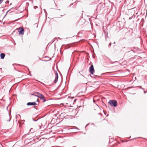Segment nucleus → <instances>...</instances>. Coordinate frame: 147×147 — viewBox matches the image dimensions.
Here are the masks:
<instances>
[{
  "mask_svg": "<svg viewBox=\"0 0 147 147\" xmlns=\"http://www.w3.org/2000/svg\"><path fill=\"white\" fill-rule=\"evenodd\" d=\"M36 102H29L27 103V105L28 106L34 105H37Z\"/></svg>",
  "mask_w": 147,
  "mask_h": 147,
  "instance_id": "nucleus-5",
  "label": "nucleus"
},
{
  "mask_svg": "<svg viewBox=\"0 0 147 147\" xmlns=\"http://www.w3.org/2000/svg\"><path fill=\"white\" fill-rule=\"evenodd\" d=\"M104 114H106V113H105V112L104 111Z\"/></svg>",
  "mask_w": 147,
  "mask_h": 147,
  "instance_id": "nucleus-27",
  "label": "nucleus"
},
{
  "mask_svg": "<svg viewBox=\"0 0 147 147\" xmlns=\"http://www.w3.org/2000/svg\"><path fill=\"white\" fill-rule=\"evenodd\" d=\"M55 74L56 77L55 78V79L54 80V82L55 83H56L57 82V81H58V74L57 73V72H56L55 73Z\"/></svg>",
  "mask_w": 147,
  "mask_h": 147,
  "instance_id": "nucleus-6",
  "label": "nucleus"
},
{
  "mask_svg": "<svg viewBox=\"0 0 147 147\" xmlns=\"http://www.w3.org/2000/svg\"><path fill=\"white\" fill-rule=\"evenodd\" d=\"M38 99H37L36 101H38Z\"/></svg>",
  "mask_w": 147,
  "mask_h": 147,
  "instance_id": "nucleus-26",
  "label": "nucleus"
},
{
  "mask_svg": "<svg viewBox=\"0 0 147 147\" xmlns=\"http://www.w3.org/2000/svg\"><path fill=\"white\" fill-rule=\"evenodd\" d=\"M10 10H8L6 12V15L7 14V13L8 12L10 11Z\"/></svg>",
  "mask_w": 147,
  "mask_h": 147,
  "instance_id": "nucleus-18",
  "label": "nucleus"
},
{
  "mask_svg": "<svg viewBox=\"0 0 147 147\" xmlns=\"http://www.w3.org/2000/svg\"><path fill=\"white\" fill-rule=\"evenodd\" d=\"M9 2V1H7L6 2V3H8Z\"/></svg>",
  "mask_w": 147,
  "mask_h": 147,
  "instance_id": "nucleus-16",
  "label": "nucleus"
},
{
  "mask_svg": "<svg viewBox=\"0 0 147 147\" xmlns=\"http://www.w3.org/2000/svg\"><path fill=\"white\" fill-rule=\"evenodd\" d=\"M18 20V19H17V20H15L14 21H17Z\"/></svg>",
  "mask_w": 147,
  "mask_h": 147,
  "instance_id": "nucleus-21",
  "label": "nucleus"
},
{
  "mask_svg": "<svg viewBox=\"0 0 147 147\" xmlns=\"http://www.w3.org/2000/svg\"><path fill=\"white\" fill-rule=\"evenodd\" d=\"M39 119V118H38V119H34V118H32V120H33L34 121H37Z\"/></svg>",
  "mask_w": 147,
  "mask_h": 147,
  "instance_id": "nucleus-10",
  "label": "nucleus"
},
{
  "mask_svg": "<svg viewBox=\"0 0 147 147\" xmlns=\"http://www.w3.org/2000/svg\"><path fill=\"white\" fill-rule=\"evenodd\" d=\"M36 94H37V96H35L40 98V99L43 100V101H46L47 100L45 99V97L42 94L39 92H36Z\"/></svg>",
  "mask_w": 147,
  "mask_h": 147,
  "instance_id": "nucleus-1",
  "label": "nucleus"
},
{
  "mask_svg": "<svg viewBox=\"0 0 147 147\" xmlns=\"http://www.w3.org/2000/svg\"><path fill=\"white\" fill-rule=\"evenodd\" d=\"M5 57V55L3 53H1L0 54V57L2 59H3Z\"/></svg>",
  "mask_w": 147,
  "mask_h": 147,
  "instance_id": "nucleus-7",
  "label": "nucleus"
},
{
  "mask_svg": "<svg viewBox=\"0 0 147 147\" xmlns=\"http://www.w3.org/2000/svg\"><path fill=\"white\" fill-rule=\"evenodd\" d=\"M115 42L114 43V44H115Z\"/></svg>",
  "mask_w": 147,
  "mask_h": 147,
  "instance_id": "nucleus-34",
  "label": "nucleus"
},
{
  "mask_svg": "<svg viewBox=\"0 0 147 147\" xmlns=\"http://www.w3.org/2000/svg\"><path fill=\"white\" fill-rule=\"evenodd\" d=\"M93 102L94 103L95 102L93 101Z\"/></svg>",
  "mask_w": 147,
  "mask_h": 147,
  "instance_id": "nucleus-39",
  "label": "nucleus"
},
{
  "mask_svg": "<svg viewBox=\"0 0 147 147\" xmlns=\"http://www.w3.org/2000/svg\"><path fill=\"white\" fill-rule=\"evenodd\" d=\"M109 101H116V100H109Z\"/></svg>",
  "mask_w": 147,
  "mask_h": 147,
  "instance_id": "nucleus-17",
  "label": "nucleus"
},
{
  "mask_svg": "<svg viewBox=\"0 0 147 147\" xmlns=\"http://www.w3.org/2000/svg\"><path fill=\"white\" fill-rule=\"evenodd\" d=\"M9 119H7V121H10L11 120V115H10V114L9 113Z\"/></svg>",
  "mask_w": 147,
  "mask_h": 147,
  "instance_id": "nucleus-8",
  "label": "nucleus"
},
{
  "mask_svg": "<svg viewBox=\"0 0 147 147\" xmlns=\"http://www.w3.org/2000/svg\"><path fill=\"white\" fill-rule=\"evenodd\" d=\"M111 45V42L110 43L109 45V46L110 47Z\"/></svg>",
  "mask_w": 147,
  "mask_h": 147,
  "instance_id": "nucleus-11",
  "label": "nucleus"
},
{
  "mask_svg": "<svg viewBox=\"0 0 147 147\" xmlns=\"http://www.w3.org/2000/svg\"><path fill=\"white\" fill-rule=\"evenodd\" d=\"M93 101H96L94 100V99H93Z\"/></svg>",
  "mask_w": 147,
  "mask_h": 147,
  "instance_id": "nucleus-25",
  "label": "nucleus"
},
{
  "mask_svg": "<svg viewBox=\"0 0 147 147\" xmlns=\"http://www.w3.org/2000/svg\"><path fill=\"white\" fill-rule=\"evenodd\" d=\"M76 99H75L74 100V101H76Z\"/></svg>",
  "mask_w": 147,
  "mask_h": 147,
  "instance_id": "nucleus-20",
  "label": "nucleus"
},
{
  "mask_svg": "<svg viewBox=\"0 0 147 147\" xmlns=\"http://www.w3.org/2000/svg\"><path fill=\"white\" fill-rule=\"evenodd\" d=\"M144 93H146V92H145V91H144Z\"/></svg>",
  "mask_w": 147,
  "mask_h": 147,
  "instance_id": "nucleus-33",
  "label": "nucleus"
},
{
  "mask_svg": "<svg viewBox=\"0 0 147 147\" xmlns=\"http://www.w3.org/2000/svg\"><path fill=\"white\" fill-rule=\"evenodd\" d=\"M3 1V0H0V4H1Z\"/></svg>",
  "mask_w": 147,
  "mask_h": 147,
  "instance_id": "nucleus-12",
  "label": "nucleus"
},
{
  "mask_svg": "<svg viewBox=\"0 0 147 147\" xmlns=\"http://www.w3.org/2000/svg\"><path fill=\"white\" fill-rule=\"evenodd\" d=\"M89 124V123H88L86 125V126H85V127H87L88 125Z\"/></svg>",
  "mask_w": 147,
  "mask_h": 147,
  "instance_id": "nucleus-19",
  "label": "nucleus"
},
{
  "mask_svg": "<svg viewBox=\"0 0 147 147\" xmlns=\"http://www.w3.org/2000/svg\"><path fill=\"white\" fill-rule=\"evenodd\" d=\"M132 139H131V140ZM127 140V141H123L122 142H128V141H129V140Z\"/></svg>",
  "mask_w": 147,
  "mask_h": 147,
  "instance_id": "nucleus-15",
  "label": "nucleus"
},
{
  "mask_svg": "<svg viewBox=\"0 0 147 147\" xmlns=\"http://www.w3.org/2000/svg\"><path fill=\"white\" fill-rule=\"evenodd\" d=\"M102 102H103V103H104V102H103V101H102Z\"/></svg>",
  "mask_w": 147,
  "mask_h": 147,
  "instance_id": "nucleus-37",
  "label": "nucleus"
},
{
  "mask_svg": "<svg viewBox=\"0 0 147 147\" xmlns=\"http://www.w3.org/2000/svg\"><path fill=\"white\" fill-rule=\"evenodd\" d=\"M98 114H99V115H101V114L100 113H98Z\"/></svg>",
  "mask_w": 147,
  "mask_h": 147,
  "instance_id": "nucleus-22",
  "label": "nucleus"
},
{
  "mask_svg": "<svg viewBox=\"0 0 147 147\" xmlns=\"http://www.w3.org/2000/svg\"><path fill=\"white\" fill-rule=\"evenodd\" d=\"M32 128H31V129H30V131H31V130H32Z\"/></svg>",
  "mask_w": 147,
  "mask_h": 147,
  "instance_id": "nucleus-28",
  "label": "nucleus"
},
{
  "mask_svg": "<svg viewBox=\"0 0 147 147\" xmlns=\"http://www.w3.org/2000/svg\"><path fill=\"white\" fill-rule=\"evenodd\" d=\"M78 106V107H81V106H80H80Z\"/></svg>",
  "mask_w": 147,
  "mask_h": 147,
  "instance_id": "nucleus-23",
  "label": "nucleus"
},
{
  "mask_svg": "<svg viewBox=\"0 0 147 147\" xmlns=\"http://www.w3.org/2000/svg\"><path fill=\"white\" fill-rule=\"evenodd\" d=\"M71 131L74 132L75 131Z\"/></svg>",
  "mask_w": 147,
  "mask_h": 147,
  "instance_id": "nucleus-29",
  "label": "nucleus"
},
{
  "mask_svg": "<svg viewBox=\"0 0 147 147\" xmlns=\"http://www.w3.org/2000/svg\"><path fill=\"white\" fill-rule=\"evenodd\" d=\"M108 104L111 106L116 107L117 106V102H108Z\"/></svg>",
  "mask_w": 147,
  "mask_h": 147,
  "instance_id": "nucleus-2",
  "label": "nucleus"
},
{
  "mask_svg": "<svg viewBox=\"0 0 147 147\" xmlns=\"http://www.w3.org/2000/svg\"><path fill=\"white\" fill-rule=\"evenodd\" d=\"M38 8V7L37 6H35L34 7V8L35 9H36V8Z\"/></svg>",
  "mask_w": 147,
  "mask_h": 147,
  "instance_id": "nucleus-13",
  "label": "nucleus"
},
{
  "mask_svg": "<svg viewBox=\"0 0 147 147\" xmlns=\"http://www.w3.org/2000/svg\"><path fill=\"white\" fill-rule=\"evenodd\" d=\"M19 34H23L24 32V29L21 27H20L19 29Z\"/></svg>",
  "mask_w": 147,
  "mask_h": 147,
  "instance_id": "nucleus-4",
  "label": "nucleus"
},
{
  "mask_svg": "<svg viewBox=\"0 0 147 147\" xmlns=\"http://www.w3.org/2000/svg\"><path fill=\"white\" fill-rule=\"evenodd\" d=\"M11 4H12V3H11L10 4V5H11Z\"/></svg>",
  "mask_w": 147,
  "mask_h": 147,
  "instance_id": "nucleus-30",
  "label": "nucleus"
},
{
  "mask_svg": "<svg viewBox=\"0 0 147 147\" xmlns=\"http://www.w3.org/2000/svg\"><path fill=\"white\" fill-rule=\"evenodd\" d=\"M78 129V130H80L79 128H78L77 127H76V126H74L73 128H71L69 129Z\"/></svg>",
  "mask_w": 147,
  "mask_h": 147,
  "instance_id": "nucleus-9",
  "label": "nucleus"
},
{
  "mask_svg": "<svg viewBox=\"0 0 147 147\" xmlns=\"http://www.w3.org/2000/svg\"><path fill=\"white\" fill-rule=\"evenodd\" d=\"M68 98H71V99H72V98H74V97H69V96L68 97Z\"/></svg>",
  "mask_w": 147,
  "mask_h": 147,
  "instance_id": "nucleus-14",
  "label": "nucleus"
},
{
  "mask_svg": "<svg viewBox=\"0 0 147 147\" xmlns=\"http://www.w3.org/2000/svg\"><path fill=\"white\" fill-rule=\"evenodd\" d=\"M97 105V106H98V107L99 108V107L98 106V105Z\"/></svg>",
  "mask_w": 147,
  "mask_h": 147,
  "instance_id": "nucleus-31",
  "label": "nucleus"
},
{
  "mask_svg": "<svg viewBox=\"0 0 147 147\" xmlns=\"http://www.w3.org/2000/svg\"><path fill=\"white\" fill-rule=\"evenodd\" d=\"M32 95H34V94H32Z\"/></svg>",
  "mask_w": 147,
  "mask_h": 147,
  "instance_id": "nucleus-38",
  "label": "nucleus"
},
{
  "mask_svg": "<svg viewBox=\"0 0 147 147\" xmlns=\"http://www.w3.org/2000/svg\"><path fill=\"white\" fill-rule=\"evenodd\" d=\"M136 138H134V139H136Z\"/></svg>",
  "mask_w": 147,
  "mask_h": 147,
  "instance_id": "nucleus-36",
  "label": "nucleus"
},
{
  "mask_svg": "<svg viewBox=\"0 0 147 147\" xmlns=\"http://www.w3.org/2000/svg\"><path fill=\"white\" fill-rule=\"evenodd\" d=\"M8 107V106H7V109Z\"/></svg>",
  "mask_w": 147,
  "mask_h": 147,
  "instance_id": "nucleus-35",
  "label": "nucleus"
},
{
  "mask_svg": "<svg viewBox=\"0 0 147 147\" xmlns=\"http://www.w3.org/2000/svg\"><path fill=\"white\" fill-rule=\"evenodd\" d=\"M89 71L92 74H93L94 70L93 65H92L90 67Z\"/></svg>",
  "mask_w": 147,
  "mask_h": 147,
  "instance_id": "nucleus-3",
  "label": "nucleus"
},
{
  "mask_svg": "<svg viewBox=\"0 0 147 147\" xmlns=\"http://www.w3.org/2000/svg\"><path fill=\"white\" fill-rule=\"evenodd\" d=\"M129 19H131V18H129Z\"/></svg>",
  "mask_w": 147,
  "mask_h": 147,
  "instance_id": "nucleus-32",
  "label": "nucleus"
},
{
  "mask_svg": "<svg viewBox=\"0 0 147 147\" xmlns=\"http://www.w3.org/2000/svg\"><path fill=\"white\" fill-rule=\"evenodd\" d=\"M105 40H107V38L106 37L105 38Z\"/></svg>",
  "mask_w": 147,
  "mask_h": 147,
  "instance_id": "nucleus-24",
  "label": "nucleus"
}]
</instances>
